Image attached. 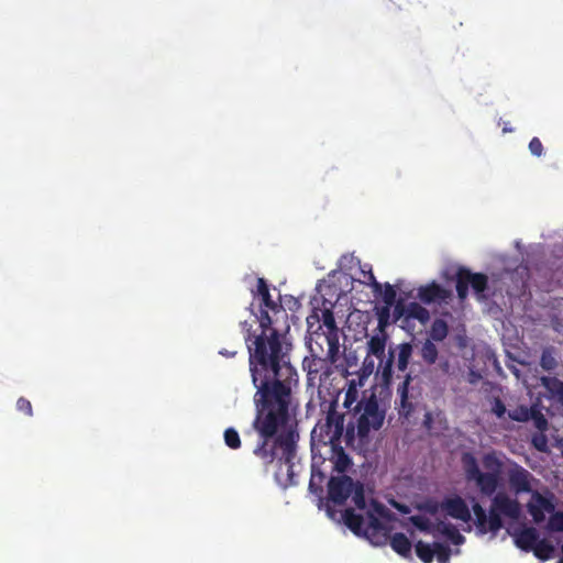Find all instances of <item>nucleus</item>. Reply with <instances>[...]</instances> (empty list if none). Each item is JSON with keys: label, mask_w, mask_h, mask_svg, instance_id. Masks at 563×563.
I'll return each mask as SVG.
<instances>
[{"label": "nucleus", "mask_w": 563, "mask_h": 563, "mask_svg": "<svg viewBox=\"0 0 563 563\" xmlns=\"http://www.w3.org/2000/svg\"><path fill=\"white\" fill-rule=\"evenodd\" d=\"M434 419H437L440 423H442V422L446 423L443 412L438 411L435 415H433L432 412H426L424 419H423V426L426 427V429H428V430L433 429Z\"/></svg>", "instance_id": "obj_36"}, {"label": "nucleus", "mask_w": 563, "mask_h": 563, "mask_svg": "<svg viewBox=\"0 0 563 563\" xmlns=\"http://www.w3.org/2000/svg\"><path fill=\"white\" fill-rule=\"evenodd\" d=\"M345 441L346 444H352V442L354 441V426H347L345 432Z\"/></svg>", "instance_id": "obj_44"}, {"label": "nucleus", "mask_w": 563, "mask_h": 563, "mask_svg": "<svg viewBox=\"0 0 563 563\" xmlns=\"http://www.w3.org/2000/svg\"><path fill=\"white\" fill-rule=\"evenodd\" d=\"M530 494L531 498L527 504V510L536 523H541L545 520V514L553 512L555 506L551 498L543 496L538 490H533Z\"/></svg>", "instance_id": "obj_12"}, {"label": "nucleus", "mask_w": 563, "mask_h": 563, "mask_svg": "<svg viewBox=\"0 0 563 563\" xmlns=\"http://www.w3.org/2000/svg\"><path fill=\"white\" fill-rule=\"evenodd\" d=\"M224 442L232 450L240 449L242 444L240 435L234 428H228L224 431Z\"/></svg>", "instance_id": "obj_31"}, {"label": "nucleus", "mask_w": 563, "mask_h": 563, "mask_svg": "<svg viewBox=\"0 0 563 563\" xmlns=\"http://www.w3.org/2000/svg\"><path fill=\"white\" fill-rule=\"evenodd\" d=\"M374 368H375V362L372 358V355L367 354L363 362L362 376H369L374 372Z\"/></svg>", "instance_id": "obj_42"}, {"label": "nucleus", "mask_w": 563, "mask_h": 563, "mask_svg": "<svg viewBox=\"0 0 563 563\" xmlns=\"http://www.w3.org/2000/svg\"><path fill=\"white\" fill-rule=\"evenodd\" d=\"M387 336L384 332L371 336L367 341V354L378 360L376 375L380 376V382L385 386H389L393 379V365L395 362L394 349L385 353Z\"/></svg>", "instance_id": "obj_7"}, {"label": "nucleus", "mask_w": 563, "mask_h": 563, "mask_svg": "<svg viewBox=\"0 0 563 563\" xmlns=\"http://www.w3.org/2000/svg\"><path fill=\"white\" fill-rule=\"evenodd\" d=\"M532 408H529L527 406H518L514 410L508 411L509 419L518 422H526L530 419Z\"/></svg>", "instance_id": "obj_30"}, {"label": "nucleus", "mask_w": 563, "mask_h": 563, "mask_svg": "<svg viewBox=\"0 0 563 563\" xmlns=\"http://www.w3.org/2000/svg\"><path fill=\"white\" fill-rule=\"evenodd\" d=\"M302 369L307 373L308 380L312 382L318 375L323 374L325 377L329 376L330 362L328 358L311 354L302 360Z\"/></svg>", "instance_id": "obj_16"}, {"label": "nucleus", "mask_w": 563, "mask_h": 563, "mask_svg": "<svg viewBox=\"0 0 563 563\" xmlns=\"http://www.w3.org/2000/svg\"><path fill=\"white\" fill-rule=\"evenodd\" d=\"M451 297L452 291L435 282H431L418 289V298L426 305L446 301Z\"/></svg>", "instance_id": "obj_14"}, {"label": "nucleus", "mask_w": 563, "mask_h": 563, "mask_svg": "<svg viewBox=\"0 0 563 563\" xmlns=\"http://www.w3.org/2000/svg\"><path fill=\"white\" fill-rule=\"evenodd\" d=\"M389 308L390 307L385 306L384 308H382V310L378 313V327H379L382 332H383L385 325L388 323Z\"/></svg>", "instance_id": "obj_43"}, {"label": "nucleus", "mask_w": 563, "mask_h": 563, "mask_svg": "<svg viewBox=\"0 0 563 563\" xmlns=\"http://www.w3.org/2000/svg\"><path fill=\"white\" fill-rule=\"evenodd\" d=\"M241 325L246 331L250 373L256 388L252 429L257 439L252 452L265 471L272 465L278 471L285 466L289 484H296L294 468L299 434L289 420L298 373L290 360L292 345L286 339L290 325L261 329L260 334H253L246 321Z\"/></svg>", "instance_id": "obj_1"}, {"label": "nucleus", "mask_w": 563, "mask_h": 563, "mask_svg": "<svg viewBox=\"0 0 563 563\" xmlns=\"http://www.w3.org/2000/svg\"><path fill=\"white\" fill-rule=\"evenodd\" d=\"M390 530L391 528L389 527L387 542L389 541L391 549L402 558H410L412 548L411 541L402 532H397L394 536H390Z\"/></svg>", "instance_id": "obj_18"}, {"label": "nucleus", "mask_w": 563, "mask_h": 563, "mask_svg": "<svg viewBox=\"0 0 563 563\" xmlns=\"http://www.w3.org/2000/svg\"><path fill=\"white\" fill-rule=\"evenodd\" d=\"M559 363L555 357V349L553 346L544 347L540 358V366L547 371L551 372L558 367Z\"/></svg>", "instance_id": "obj_25"}, {"label": "nucleus", "mask_w": 563, "mask_h": 563, "mask_svg": "<svg viewBox=\"0 0 563 563\" xmlns=\"http://www.w3.org/2000/svg\"><path fill=\"white\" fill-rule=\"evenodd\" d=\"M531 443L539 452H548V438L543 432L536 433L532 435Z\"/></svg>", "instance_id": "obj_35"}, {"label": "nucleus", "mask_w": 563, "mask_h": 563, "mask_svg": "<svg viewBox=\"0 0 563 563\" xmlns=\"http://www.w3.org/2000/svg\"><path fill=\"white\" fill-rule=\"evenodd\" d=\"M558 563H563V556L558 561Z\"/></svg>", "instance_id": "obj_50"}, {"label": "nucleus", "mask_w": 563, "mask_h": 563, "mask_svg": "<svg viewBox=\"0 0 563 563\" xmlns=\"http://www.w3.org/2000/svg\"><path fill=\"white\" fill-rule=\"evenodd\" d=\"M419 354H420L422 362L426 365L431 366V365H434L437 363V361H439V363H438L439 371L443 375H448L450 373L451 365H450L449 360L446 357H439V350H438L435 343L432 342L431 340H426L421 344Z\"/></svg>", "instance_id": "obj_13"}, {"label": "nucleus", "mask_w": 563, "mask_h": 563, "mask_svg": "<svg viewBox=\"0 0 563 563\" xmlns=\"http://www.w3.org/2000/svg\"><path fill=\"white\" fill-rule=\"evenodd\" d=\"M461 462L466 481L474 483L482 495L493 496L488 512L476 501L472 506L478 534L488 532L496 534L504 527L503 516L512 520L519 519L521 516L519 500L504 492L496 493L504 466L496 452L492 451L483 455L482 464L486 472L481 471L476 457L470 452L462 454Z\"/></svg>", "instance_id": "obj_2"}, {"label": "nucleus", "mask_w": 563, "mask_h": 563, "mask_svg": "<svg viewBox=\"0 0 563 563\" xmlns=\"http://www.w3.org/2000/svg\"><path fill=\"white\" fill-rule=\"evenodd\" d=\"M561 550H562V553H563V543H562V548H561Z\"/></svg>", "instance_id": "obj_51"}, {"label": "nucleus", "mask_w": 563, "mask_h": 563, "mask_svg": "<svg viewBox=\"0 0 563 563\" xmlns=\"http://www.w3.org/2000/svg\"><path fill=\"white\" fill-rule=\"evenodd\" d=\"M541 385L548 390L550 397L563 406V382L556 377H541Z\"/></svg>", "instance_id": "obj_20"}, {"label": "nucleus", "mask_w": 563, "mask_h": 563, "mask_svg": "<svg viewBox=\"0 0 563 563\" xmlns=\"http://www.w3.org/2000/svg\"><path fill=\"white\" fill-rule=\"evenodd\" d=\"M533 554L541 561H547L552 558L554 547L545 539H539L534 548L531 550Z\"/></svg>", "instance_id": "obj_26"}, {"label": "nucleus", "mask_w": 563, "mask_h": 563, "mask_svg": "<svg viewBox=\"0 0 563 563\" xmlns=\"http://www.w3.org/2000/svg\"><path fill=\"white\" fill-rule=\"evenodd\" d=\"M490 410L497 418H503L506 413L508 415L506 406L499 397L493 399Z\"/></svg>", "instance_id": "obj_38"}, {"label": "nucleus", "mask_w": 563, "mask_h": 563, "mask_svg": "<svg viewBox=\"0 0 563 563\" xmlns=\"http://www.w3.org/2000/svg\"><path fill=\"white\" fill-rule=\"evenodd\" d=\"M429 510H430V512L434 514L437 511V507H432Z\"/></svg>", "instance_id": "obj_48"}, {"label": "nucleus", "mask_w": 563, "mask_h": 563, "mask_svg": "<svg viewBox=\"0 0 563 563\" xmlns=\"http://www.w3.org/2000/svg\"><path fill=\"white\" fill-rule=\"evenodd\" d=\"M331 448V456L330 460L333 464V470L338 473H345L350 466L352 465V461L350 456L345 453L340 443L334 444Z\"/></svg>", "instance_id": "obj_19"}, {"label": "nucleus", "mask_w": 563, "mask_h": 563, "mask_svg": "<svg viewBox=\"0 0 563 563\" xmlns=\"http://www.w3.org/2000/svg\"><path fill=\"white\" fill-rule=\"evenodd\" d=\"M530 419H533L534 426L540 432H543L548 428V420L544 418V416L536 409L531 410Z\"/></svg>", "instance_id": "obj_37"}, {"label": "nucleus", "mask_w": 563, "mask_h": 563, "mask_svg": "<svg viewBox=\"0 0 563 563\" xmlns=\"http://www.w3.org/2000/svg\"><path fill=\"white\" fill-rule=\"evenodd\" d=\"M344 431V416L335 410L331 405L325 419L320 420L311 431V441L323 445H334L340 443Z\"/></svg>", "instance_id": "obj_6"}, {"label": "nucleus", "mask_w": 563, "mask_h": 563, "mask_svg": "<svg viewBox=\"0 0 563 563\" xmlns=\"http://www.w3.org/2000/svg\"><path fill=\"white\" fill-rule=\"evenodd\" d=\"M512 536L516 547L525 552H530L540 539L539 532L534 527H523L515 531Z\"/></svg>", "instance_id": "obj_17"}, {"label": "nucleus", "mask_w": 563, "mask_h": 563, "mask_svg": "<svg viewBox=\"0 0 563 563\" xmlns=\"http://www.w3.org/2000/svg\"><path fill=\"white\" fill-rule=\"evenodd\" d=\"M356 482L343 474L331 476L328 482V500L335 505H343L352 495Z\"/></svg>", "instance_id": "obj_9"}, {"label": "nucleus", "mask_w": 563, "mask_h": 563, "mask_svg": "<svg viewBox=\"0 0 563 563\" xmlns=\"http://www.w3.org/2000/svg\"><path fill=\"white\" fill-rule=\"evenodd\" d=\"M252 294L260 298V314L256 319L261 329L290 325L286 309L272 299L268 284L263 277L257 278L256 290H252Z\"/></svg>", "instance_id": "obj_5"}, {"label": "nucleus", "mask_w": 563, "mask_h": 563, "mask_svg": "<svg viewBox=\"0 0 563 563\" xmlns=\"http://www.w3.org/2000/svg\"><path fill=\"white\" fill-rule=\"evenodd\" d=\"M416 554L423 563H431L434 559V543L430 545L423 541L416 543Z\"/></svg>", "instance_id": "obj_28"}, {"label": "nucleus", "mask_w": 563, "mask_h": 563, "mask_svg": "<svg viewBox=\"0 0 563 563\" xmlns=\"http://www.w3.org/2000/svg\"><path fill=\"white\" fill-rule=\"evenodd\" d=\"M16 409L20 411V412H23L24 415H26L27 417H32L33 416V408H32V404L29 399L24 398V397H20L16 401Z\"/></svg>", "instance_id": "obj_40"}, {"label": "nucleus", "mask_w": 563, "mask_h": 563, "mask_svg": "<svg viewBox=\"0 0 563 563\" xmlns=\"http://www.w3.org/2000/svg\"><path fill=\"white\" fill-rule=\"evenodd\" d=\"M343 407L353 413L356 420V433L361 444H366L372 430H379L385 420V411L379 408L375 391L364 390L360 398V390L354 379L347 383Z\"/></svg>", "instance_id": "obj_4"}, {"label": "nucleus", "mask_w": 563, "mask_h": 563, "mask_svg": "<svg viewBox=\"0 0 563 563\" xmlns=\"http://www.w3.org/2000/svg\"><path fill=\"white\" fill-rule=\"evenodd\" d=\"M328 512L330 514V516H333L330 508H328Z\"/></svg>", "instance_id": "obj_49"}, {"label": "nucleus", "mask_w": 563, "mask_h": 563, "mask_svg": "<svg viewBox=\"0 0 563 563\" xmlns=\"http://www.w3.org/2000/svg\"><path fill=\"white\" fill-rule=\"evenodd\" d=\"M409 521L421 532L431 533L434 530V525L431 520L421 515L411 516Z\"/></svg>", "instance_id": "obj_29"}, {"label": "nucleus", "mask_w": 563, "mask_h": 563, "mask_svg": "<svg viewBox=\"0 0 563 563\" xmlns=\"http://www.w3.org/2000/svg\"><path fill=\"white\" fill-rule=\"evenodd\" d=\"M434 556L439 563H449L451 556V549L449 545L434 542Z\"/></svg>", "instance_id": "obj_32"}, {"label": "nucleus", "mask_w": 563, "mask_h": 563, "mask_svg": "<svg viewBox=\"0 0 563 563\" xmlns=\"http://www.w3.org/2000/svg\"><path fill=\"white\" fill-rule=\"evenodd\" d=\"M351 496L355 507L362 512L357 514L353 508L345 509L343 520L346 527L354 534L365 537L374 545L387 544L389 525L384 520L393 518L391 511L375 499L367 504L364 487L360 482H356Z\"/></svg>", "instance_id": "obj_3"}, {"label": "nucleus", "mask_w": 563, "mask_h": 563, "mask_svg": "<svg viewBox=\"0 0 563 563\" xmlns=\"http://www.w3.org/2000/svg\"><path fill=\"white\" fill-rule=\"evenodd\" d=\"M369 280H371V285H372V288H373V291L375 294H382L383 296V301L385 302L386 306L388 307H391L395 301H396V290L394 289V287L386 283L385 284V288H384V291H382V284H379L374 274L373 273H369V276H368Z\"/></svg>", "instance_id": "obj_21"}, {"label": "nucleus", "mask_w": 563, "mask_h": 563, "mask_svg": "<svg viewBox=\"0 0 563 563\" xmlns=\"http://www.w3.org/2000/svg\"><path fill=\"white\" fill-rule=\"evenodd\" d=\"M529 150L532 155L540 157L543 153V145L538 137H532L529 142Z\"/></svg>", "instance_id": "obj_41"}, {"label": "nucleus", "mask_w": 563, "mask_h": 563, "mask_svg": "<svg viewBox=\"0 0 563 563\" xmlns=\"http://www.w3.org/2000/svg\"><path fill=\"white\" fill-rule=\"evenodd\" d=\"M322 323L329 331L336 330L334 314L330 309H324L322 311Z\"/></svg>", "instance_id": "obj_39"}, {"label": "nucleus", "mask_w": 563, "mask_h": 563, "mask_svg": "<svg viewBox=\"0 0 563 563\" xmlns=\"http://www.w3.org/2000/svg\"><path fill=\"white\" fill-rule=\"evenodd\" d=\"M220 353H221L222 355H224V356H228V357H233V356H235V354H236V352H235V351H233V352H231V351H221Z\"/></svg>", "instance_id": "obj_46"}, {"label": "nucleus", "mask_w": 563, "mask_h": 563, "mask_svg": "<svg viewBox=\"0 0 563 563\" xmlns=\"http://www.w3.org/2000/svg\"><path fill=\"white\" fill-rule=\"evenodd\" d=\"M338 351V342L329 340V352L333 355Z\"/></svg>", "instance_id": "obj_45"}, {"label": "nucleus", "mask_w": 563, "mask_h": 563, "mask_svg": "<svg viewBox=\"0 0 563 563\" xmlns=\"http://www.w3.org/2000/svg\"><path fill=\"white\" fill-rule=\"evenodd\" d=\"M412 376L410 373H407L404 382L397 388L398 401H396L398 413L400 417L409 418L416 409L417 405V396L410 391V383L412 382Z\"/></svg>", "instance_id": "obj_11"}, {"label": "nucleus", "mask_w": 563, "mask_h": 563, "mask_svg": "<svg viewBox=\"0 0 563 563\" xmlns=\"http://www.w3.org/2000/svg\"><path fill=\"white\" fill-rule=\"evenodd\" d=\"M449 334V327L443 319H435L429 330V339L432 342H442Z\"/></svg>", "instance_id": "obj_23"}, {"label": "nucleus", "mask_w": 563, "mask_h": 563, "mask_svg": "<svg viewBox=\"0 0 563 563\" xmlns=\"http://www.w3.org/2000/svg\"><path fill=\"white\" fill-rule=\"evenodd\" d=\"M552 515L548 521V528L551 531L563 532V512L556 511L551 512Z\"/></svg>", "instance_id": "obj_33"}, {"label": "nucleus", "mask_w": 563, "mask_h": 563, "mask_svg": "<svg viewBox=\"0 0 563 563\" xmlns=\"http://www.w3.org/2000/svg\"><path fill=\"white\" fill-rule=\"evenodd\" d=\"M324 478H325L324 474L320 470L312 466L311 476H310V481H309V490L317 496H321L323 493L322 485H323Z\"/></svg>", "instance_id": "obj_27"}, {"label": "nucleus", "mask_w": 563, "mask_h": 563, "mask_svg": "<svg viewBox=\"0 0 563 563\" xmlns=\"http://www.w3.org/2000/svg\"><path fill=\"white\" fill-rule=\"evenodd\" d=\"M442 527L441 532L448 534L455 544H460L464 541V537L452 526L440 522L438 530Z\"/></svg>", "instance_id": "obj_34"}, {"label": "nucleus", "mask_w": 563, "mask_h": 563, "mask_svg": "<svg viewBox=\"0 0 563 563\" xmlns=\"http://www.w3.org/2000/svg\"><path fill=\"white\" fill-rule=\"evenodd\" d=\"M398 509H400L402 512H407L408 511L407 507H404V508L402 507H398Z\"/></svg>", "instance_id": "obj_47"}, {"label": "nucleus", "mask_w": 563, "mask_h": 563, "mask_svg": "<svg viewBox=\"0 0 563 563\" xmlns=\"http://www.w3.org/2000/svg\"><path fill=\"white\" fill-rule=\"evenodd\" d=\"M407 317L418 320L421 323H427L430 319L428 309L418 302H410L407 307Z\"/></svg>", "instance_id": "obj_24"}, {"label": "nucleus", "mask_w": 563, "mask_h": 563, "mask_svg": "<svg viewBox=\"0 0 563 563\" xmlns=\"http://www.w3.org/2000/svg\"><path fill=\"white\" fill-rule=\"evenodd\" d=\"M472 288L477 300H486L485 291L488 288V277L484 273H473L466 267H459L455 274V288L457 297L464 301L468 296V288Z\"/></svg>", "instance_id": "obj_8"}, {"label": "nucleus", "mask_w": 563, "mask_h": 563, "mask_svg": "<svg viewBox=\"0 0 563 563\" xmlns=\"http://www.w3.org/2000/svg\"><path fill=\"white\" fill-rule=\"evenodd\" d=\"M441 509L450 517L468 522L472 519L471 511L465 500L460 496L448 497L441 503Z\"/></svg>", "instance_id": "obj_15"}, {"label": "nucleus", "mask_w": 563, "mask_h": 563, "mask_svg": "<svg viewBox=\"0 0 563 563\" xmlns=\"http://www.w3.org/2000/svg\"><path fill=\"white\" fill-rule=\"evenodd\" d=\"M395 353L397 352V361L396 366L397 369L400 372H405L408 368L410 358L412 356V345L409 342L401 343L397 345V347L394 350Z\"/></svg>", "instance_id": "obj_22"}, {"label": "nucleus", "mask_w": 563, "mask_h": 563, "mask_svg": "<svg viewBox=\"0 0 563 563\" xmlns=\"http://www.w3.org/2000/svg\"><path fill=\"white\" fill-rule=\"evenodd\" d=\"M508 483L516 495L533 492V475L523 466L512 462L507 472Z\"/></svg>", "instance_id": "obj_10"}]
</instances>
